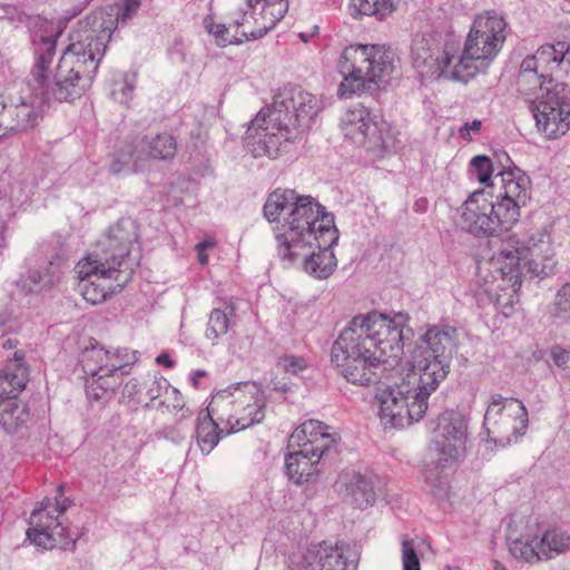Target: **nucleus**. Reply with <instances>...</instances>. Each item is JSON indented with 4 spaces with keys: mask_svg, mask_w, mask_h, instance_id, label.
I'll use <instances>...</instances> for the list:
<instances>
[{
    "mask_svg": "<svg viewBox=\"0 0 570 570\" xmlns=\"http://www.w3.org/2000/svg\"><path fill=\"white\" fill-rule=\"evenodd\" d=\"M140 3L141 0H124L122 8H110L112 13H108L107 18L100 13L99 17L79 21L78 28L70 33V43L60 57L52 78L50 65L56 56L57 37L40 36L35 39V65L28 86L39 96V104L80 98L92 85L117 23L130 20Z\"/></svg>",
    "mask_w": 570,
    "mask_h": 570,
    "instance_id": "obj_1",
    "label": "nucleus"
},
{
    "mask_svg": "<svg viewBox=\"0 0 570 570\" xmlns=\"http://www.w3.org/2000/svg\"><path fill=\"white\" fill-rule=\"evenodd\" d=\"M407 322L403 313L394 317L379 312L355 315L332 345V364L348 383H376L381 365L397 361L404 341L413 335Z\"/></svg>",
    "mask_w": 570,
    "mask_h": 570,
    "instance_id": "obj_2",
    "label": "nucleus"
},
{
    "mask_svg": "<svg viewBox=\"0 0 570 570\" xmlns=\"http://www.w3.org/2000/svg\"><path fill=\"white\" fill-rule=\"evenodd\" d=\"M136 239L135 223L129 218L119 219L77 263L78 289L87 302L104 303L130 282L134 269L128 256Z\"/></svg>",
    "mask_w": 570,
    "mask_h": 570,
    "instance_id": "obj_3",
    "label": "nucleus"
},
{
    "mask_svg": "<svg viewBox=\"0 0 570 570\" xmlns=\"http://www.w3.org/2000/svg\"><path fill=\"white\" fill-rule=\"evenodd\" d=\"M318 111V100L295 86H285L273 104L250 121L247 145L254 157L277 158L299 136Z\"/></svg>",
    "mask_w": 570,
    "mask_h": 570,
    "instance_id": "obj_4",
    "label": "nucleus"
},
{
    "mask_svg": "<svg viewBox=\"0 0 570 570\" xmlns=\"http://www.w3.org/2000/svg\"><path fill=\"white\" fill-rule=\"evenodd\" d=\"M495 180V199L484 189L475 190L460 208V226L474 237L487 238L510 230L530 198V178L518 167L501 170Z\"/></svg>",
    "mask_w": 570,
    "mask_h": 570,
    "instance_id": "obj_5",
    "label": "nucleus"
},
{
    "mask_svg": "<svg viewBox=\"0 0 570 570\" xmlns=\"http://www.w3.org/2000/svg\"><path fill=\"white\" fill-rule=\"evenodd\" d=\"M508 23L497 11L479 14L470 29L460 55L453 45H445L436 58L439 77L466 83L484 72L502 49L507 39Z\"/></svg>",
    "mask_w": 570,
    "mask_h": 570,
    "instance_id": "obj_6",
    "label": "nucleus"
},
{
    "mask_svg": "<svg viewBox=\"0 0 570 570\" xmlns=\"http://www.w3.org/2000/svg\"><path fill=\"white\" fill-rule=\"evenodd\" d=\"M553 250L549 236L538 230L528 240L521 242L510 236L502 242L499 252L493 256L492 264L497 266L504 287L517 294L521 287L523 269L532 277H544L554 266Z\"/></svg>",
    "mask_w": 570,
    "mask_h": 570,
    "instance_id": "obj_7",
    "label": "nucleus"
},
{
    "mask_svg": "<svg viewBox=\"0 0 570 570\" xmlns=\"http://www.w3.org/2000/svg\"><path fill=\"white\" fill-rule=\"evenodd\" d=\"M395 53L375 45H351L338 60L337 68L343 76L338 95L348 98L371 89V85L386 83L395 69Z\"/></svg>",
    "mask_w": 570,
    "mask_h": 570,
    "instance_id": "obj_8",
    "label": "nucleus"
},
{
    "mask_svg": "<svg viewBox=\"0 0 570 570\" xmlns=\"http://www.w3.org/2000/svg\"><path fill=\"white\" fill-rule=\"evenodd\" d=\"M556 81V85L570 82V43L559 41L546 43L521 65L518 76V86L522 94L531 96L535 89L543 91V83Z\"/></svg>",
    "mask_w": 570,
    "mask_h": 570,
    "instance_id": "obj_9",
    "label": "nucleus"
},
{
    "mask_svg": "<svg viewBox=\"0 0 570 570\" xmlns=\"http://www.w3.org/2000/svg\"><path fill=\"white\" fill-rule=\"evenodd\" d=\"M209 406L229 426L228 433L258 424L265 417V400L254 384L238 383L219 390Z\"/></svg>",
    "mask_w": 570,
    "mask_h": 570,
    "instance_id": "obj_10",
    "label": "nucleus"
},
{
    "mask_svg": "<svg viewBox=\"0 0 570 570\" xmlns=\"http://www.w3.org/2000/svg\"><path fill=\"white\" fill-rule=\"evenodd\" d=\"M325 216H333V214L325 212V208L313 197L298 195V200L285 216L284 223L276 234L278 256L304 254L297 248L304 249L306 243L309 244L311 240L317 238Z\"/></svg>",
    "mask_w": 570,
    "mask_h": 570,
    "instance_id": "obj_11",
    "label": "nucleus"
},
{
    "mask_svg": "<svg viewBox=\"0 0 570 570\" xmlns=\"http://www.w3.org/2000/svg\"><path fill=\"white\" fill-rule=\"evenodd\" d=\"M528 424V410L521 401L491 396L483 420L489 441L502 448L510 445L525 434Z\"/></svg>",
    "mask_w": 570,
    "mask_h": 570,
    "instance_id": "obj_12",
    "label": "nucleus"
},
{
    "mask_svg": "<svg viewBox=\"0 0 570 570\" xmlns=\"http://www.w3.org/2000/svg\"><path fill=\"white\" fill-rule=\"evenodd\" d=\"M16 363L0 371V428L16 433L24 428L30 419L27 405L18 399L28 382L27 367L21 363L23 353L16 351Z\"/></svg>",
    "mask_w": 570,
    "mask_h": 570,
    "instance_id": "obj_13",
    "label": "nucleus"
},
{
    "mask_svg": "<svg viewBox=\"0 0 570 570\" xmlns=\"http://www.w3.org/2000/svg\"><path fill=\"white\" fill-rule=\"evenodd\" d=\"M528 100L537 127L547 138L556 139L570 129V97L563 85L546 87L539 96Z\"/></svg>",
    "mask_w": 570,
    "mask_h": 570,
    "instance_id": "obj_14",
    "label": "nucleus"
},
{
    "mask_svg": "<svg viewBox=\"0 0 570 570\" xmlns=\"http://www.w3.org/2000/svg\"><path fill=\"white\" fill-rule=\"evenodd\" d=\"M379 414L382 423L392 428H404L419 421L428 409V401L409 385L389 387L377 396Z\"/></svg>",
    "mask_w": 570,
    "mask_h": 570,
    "instance_id": "obj_15",
    "label": "nucleus"
},
{
    "mask_svg": "<svg viewBox=\"0 0 570 570\" xmlns=\"http://www.w3.org/2000/svg\"><path fill=\"white\" fill-rule=\"evenodd\" d=\"M322 223L317 238L311 240L309 244L306 243V248H302L305 254H294L279 258L291 264L302 258L303 268L307 274L315 278L325 279L333 274L337 264L332 247L338 240V232L334 224V216H325ZM297 249L301 250V248Z\"/></svg>",
    "mask_w": 570,
    "mask_h": 570,
    "instance_id": "obj_16",
    "label": "nucleus"
},
{
    "mask_svg": "<svg viewBox=\"0 0 570 570\" xmlns=\"http://www.w3.org/2000/svg\"><path fill=\"white\" fill-rule=\"evenodd\" d=\"M26 98L11 92L0 94V139L26 132L38 125L39 96Z\"/></svg>",
    "mask_w": 570,
    "mask_h": 570,
    "instance_id": "obj_17",
    "label": "nucleus"
},
{
    "mask_svg": "<svg viewBox=\"0 0 570 570\" xmlns=\"http://www.w3.org/2000/svg\"><path fill=\"white\" fill-rule=\"evenodd\" d=\"M466 431V422L459 413L444 412L438 417L430 451L440 458V464L456 463L464 455Z\"/></svg>",
    "mask_w": 570,
    "mask_h": 570,
    "instance_id": "obj_18",
    "label": "nucleus"
},
{
    "mask_svg": "<svg viewBox=\"0 0 570 570\" xmlns=\"http://www.w3.org/2000/svg\"><path fill=\"white\" fill-rule=\"evenodd\" d=\"M138 361V352L127 347L116 348L114 352L106 350L98 343L87 346L80 355V364L86 375L95 376L97 373H112L129 371V367Z\"/></svg>",
    "mask_w": 570,
    "mask_h": 570,
    "instance_id": "obj_19",
    "label": "nucleus"
},
{
    "mask_svg": "<svg viewBox=\"0 0 570 570\" xmlns=\"http://www.w3.org/2000/svg\"><path fill=\"white\" fill-rule=\"evenodd\" d=\"M177 151L176 138L169 132H160L155 137L136 136L129 140L127 157H134L135 170L144 169L148 161L173 159Z\"/></svg>",
    "mask_w": 570,
    "mask_h": 570,
    "instance_id": "obj_20",
    "label": "nucleus"
},
{
    "mask_svg": "<svg viewBox=\"0 0 570 570\" xmlns=\"http://www.w3.org/2000/svg\"><path fill=\"white\" fill-rule=\"evenodd\" d=\"M57 518L58 514L51 508V499H43L30 514L28 539L43 549L56 547L57 537H62L65 531Z\"/></svg>",
    "mask_w": 570,
    "mask_h": 570,
    "instance_id": "obj_21",
    "label": "nucleus"
},
{
    "mask_svg": "<svg viewBox=\"0 0 570 570\" xmlns=\"http://www.w3.org/2000/svg\"><path fill=\"white\" fill-rule=\"evenodd\" d=\"M450 358L432 357L429 353L420 352L413 356V370L417 371L419 379L415 390L428 401L432 392L446 377L450 372Z\"/></svg>",
    "mask_w": 570,
    "mask_h": 570,
    "instance_id": "obj_22",
    "label": "nucleus"
},
{
    "mask_svg": "<svg viewBox=\"0 0 570 570\" xmlns=\"http://www.w3.org/2000/svg\"><path fill=\"white\" fill-rule=\"evenodd\" d=\"M292 570H347V564L337 544L332 547L324 542L309 548L298 561L294 562Z\"/></svg>",
    "mask_w": 570,
    "mask_h": 570,
    "instance_id": "obj_23",
    "label": "nucleus"
},
{
    "mask_svg": "<svg viewBox=\"0 0 570 570\" xmlns=\"http://www.w3.org/2000/svg\"><path fill=\"white\" fill-rule=\"evenodd\" d=\"M375 476L360 472L346 473L341 476L344 487V500L358 509L372 507L377 498Z\"/></svg>",
    "mask_w": 570,
    "mask_h": 570,
    "instance_id": "obj_24",
    "label": "nucleus"
},
{
    "mask_svg": "<svg viewBox=\"0 0 570 570\" xmlns=\"http://www.w3.org/2000/svg\"><path fill=\"white\" fill-rule=\"evenodd\" d=\"M396 139L392 127L384 120H375L365 128L364 141H357L356 146L363 148L368 156L381 159L395 150Z\"/></svg>",
    "mask_w": 570,
    "mask_h": 570,
    "instance_id": "obj_25",
    "label": "nucleus"
},
{
    "mask_svg": "<svg viewBox=\"0 0 570 570\" xmlns=\"http://www.w3.org/2000/svg\"><path fill=\"white\" fill-rule=\"evenodd\" d=\"M420 341L425 345L423 352L429 353L432 357L452 360L459 345V333L454 326L436 324L430 326Z\"/></svg>",
    "mask_w": 570,
    "mask_h": 570,
    "instance_id": "obj_26",
    "label": "nucleus"
},
{
    "mask_svg": "<svg viewBox=\"0 0 570 570\" xmlns=\"http://www.w3.org/2000/svg\"><path fill=\"white\" fill-rule=\"evenodd\" d=\"M318 461L305 453L303 448L285 458V468L289 480L296 484L315 482L318 475Z\"/></svg>",
    "mask_w": 570,
    "mask_h": 570,
    "instance_id": "obj_27",
    "label": "nucleus"
},
{
    "mask_svg": "<svg viewBox=\"0 0 570 570\" xmlns=\"http://www.w3.org/2000/svg\"><path fill=\"white\" fill-rule=\"evenodd\" d=\"M249 8H261L259 17L262 23L257 29H248L252 39H259L264 37L275 24L284 18L288 10L287 0H248Z\"/></svg>",
    "mask_w": 570,
    "mask_h": 570,
    "instance_id": "obj_28",
    "label": "nucleus"
},
{
    "mask_svg": "<svg viewBox=\"0 0 570 570\" xmlns=\"http://www.w3.org/2000/svg\"><path fill=\"white\" fill-rule=\"evenodd\" d=\"M375 116L362 105L348 109L341 119V129L344 137L356 145L357 141H364V131L370 127Z\"/></svg>",
    "mask_w": 570,
    "mask_h": 570,
    "instance_id": "obj_29",
    "label": "nucleus"
},
{
    "mask_svg": "<svg viewBox=\"0 0 570 570\" xmlns=\"http://www.w3.org/2000/svg\"><path fill=\"white\" fill-rule=\"evenodd\" d=\"M128 373L129 371H119L100 372L95 376L87 375L85 384L87 396L96 401L110 397L122 383L124 375Z\"/></svg>",
    "mask_w": 570,
    "mask_h": 570,
    "instance_id": "obj_30",
    "label": "nucleus"
},
{
    "mask_svg": "<svg viewBox=\"0 0 570 570\" xmlns=\"http://www.w3.org/2000/svg\"><path fill=\"white\" fill-rule=\"evenodd\" d=\"M297 200L298 195L295 190L276 189L269 194L264 205V215L268 222H277L281 216H283L284 219L288 212L293 209Z\"/></svg>",
    "mask_w": 570,
    "mask_h": 570,
    "instance_id": "obj_31",
    "label": "nucleus"
},
{
    "mask_svg": "<svg viewBox=\"0 0 570 570\" xmlns=\"http://www.w3.org/2000/svg\"><path fill=\"white\" fill-rule=\"evenodd\" d=\"M234 316L235 307L232 304H224L223 307L214 308L208 317L205 332L206 338L212 341L213 344H216L218 338L226 335L233 326Z\"/></svg>",
    "mask_w": 570,
    "mask_h": 570,
    "instance_id": "obj_32",
    "label": "nucleus"
},
{
    "mask_svg": "<svg viewBox=\"0 0 570 570\" xmlns=\"http://www.w3.org/2000/svg\"><path fill=\"white\" fill-rule=\"evenodd\" d=\"M210 406L208 405L207 413L203 416L199 415L196 425V438L198 445L203 453L208 454L217 445L223 430H219L218 424L212 417Z\"/></svg>",
    "mask_w": 570,
    "mask_h": 570,
    "instance_id": "obj_33",
    "label": "nucleus"
},
{
    "mask_svg": "<svg viewBox=\"0 0 570 570\" xmlns=\"http://www.w3.org/2000/svg\"><path fill=\"white\" fill-rule=\"evenodd\" d=\"M539 559H553L570 550V535L560 529L546 531L539 540Z\"/></svg>",
    "mask_w": 570,
    "mask_h": 570,
    "instance_id": "obj_34",
    "label": "nucleus"
},
{
    "mask_svg": "<svg viewBox=\"0 0 570 570\" xmlns=\"http://www.w3.org/2000/svg\"><path fill=\"white\" fill-rule=\"evenodd\" d=\"M454 462H446L445 464H440V458L435 456L424 469V481L429 487L431 493L434 495H443L446 493L449 478L445 472L448 468H451Z\"/></svg>",
    "mask_w": 570,
    "mask_h": 570,
    "instance_id": "obj_35",
    "label": "nucleus"
},
{
    "mask_svg": "<svg viewBox=\"0 0 570 570\" xmlns=\"http://www.w3.org/2000/svg\"><path fill=\"white\" fill-rule=\"evenodd\" d=\"M400 0H352L354 14L384 20L397 8Z\"/></svg>",
    "mask_w": 570,
    "mask_h": 570,
    "instance_id": "obj_36",
    "label": "nucleus"
},
{
    "mask_svg": "<svg viewBox=\"0 0 570 570\" xmlns=\"http://www.w3.org/2000/svg\"><path fill=\"white\" fill-rule=\"evenodd\" d=\"M328 430V426L317 420H308L301 424L289 436L291 446H299L305 441H314Z\"/></svg>",
    "mask_w": 570,
    "mask_h": 570,
    "instance_id": "obj_37",
    "label": "nucleus"
},
{
    "mask_svg": "<svg viewBox=\"0 0 570 570\" xmlns=\"http://www.w3.org/2000/svg\"><path fill=\"white\" fill-rule=\"evenodd\" d=\"M17 286L26 294H37L52 286V278L38 269H30L17 282Z\"/></svg>",
    "mask_w": 570,
    "mask_h": 570,
    "instance_id": "obj_38",
    "label": "nucleus"
},
{
    "mask_svg": "<svg viewBox=\"0 0 570 570\" xmlns=\"http://www.w3.org/2000/svg\"><path fill=\"white\" fill-rule=\"evenodd\" d=\"M208 31L215 37L216 43L220 47H226L227 45L233 43L239 45L245 41L253 40L250 33H248V29L230 33L232 24H212L208 28Z\"/></svg>",
    "mask_w": 570,
    "mask_h": 570,
    "instance_id": "obj_39",
    "label": "nucleus"
},
{
    "mask_svg": "<svg viewBox=\"0 0 570 570\" xmlns=\"http://www.w3.org/2000/svg\"><path fill=\"white\" fill-rule=\"evenodd\" d=\"M122 400L131 409H137L139 405L149 407L146 397V387L138 379H130L122 389Z\"/></svg>",
    "mask_w": 570,
    "mask_h": 570,
    "instance_id": "obj_40",
    "label": "nucleus"
},
{
    "mask_svg": "<svg viewBox=\"0 0 570 570\" xmlns=\"http://www.w3.org/2000/svg\"><path fill=\"white\" fill-rule=\"evenodd\" d=\"M539 539L528 538L514 539L510 542L509 549L513 557L518 559H524L527 561L540 560L539 559Z\"/></svg>",
    "mask_w": 570,
    "mask_h": 570,
    "instance_id": "obj_41",
    "label": "nucleus"
},
{
    "mask_svg": "<svg viewBox=\"0 0 570 570\" xmlns=\"http://www.w3.org/2000/svg\"><path fill=\"white\" fill-rule=\"evenodd\" d=\"M550 315L563 323L570 321V283L563 284L558 289Z\"/></svg>",
    "mask_w": 570,
    "mask_h": 570,
    "instance_id": "obj_42",
    "label": "nucleus"
},
{
    "mask_svg": "<svg viewBox=\"0 0 570 570\" xmlns=\"http://www.w3.org/2000/svg\"><path fill=\"white\" fill-rule=\"evenodd\" d=\"M336 443V439L332 435L328 430L323 436L315 439L314 441H305L301 444V448L305 450V453L311 454L314 459L320 462L321 458L330 451Z\"/></svg>",
    "mask_w": 570,
    "mask_h": 570,
    "instance_id": "obj_43",
    "label": "nucleus"
},
{
    "mask_svg": "<svg viewBox=\"0 0 570 570\" xmlns=\"http://www.w3.org/2000/svg\"><path fill=\"white\" fill-rule=\"evenodd\" d=\"M471 173L475 175L476 179L485 185V186H492L493 183H495V177L492 179V163L490 158L483 155H479L472 158L471 160Z\"/></svg>",
    "mask_w": 570,
    "mask_h": 570,
    "instance_id": "obj_44",
    "label": "nucleus"
},
{
    "mask_svg": "<svg viewBox=\"0 0 570 570\" xmlns=\"http://www.w3.org/2000/svg\"><path fill=\"white\" fill-rule=\"evenodd\" d=\"M549 355L562 375L570 381V350L554 345L550 348Z\"/></svg>",
    "mask_w": 570,
    "mask_h": 570,
    "instance_id": "obj_45",
    "label": "nucleus"
},
{
    "mask_svg": "<svg viewBox=\"0 0 570 570\" xmlns=\"http://www.w3.org/2000/svg\"><path fill=\"white\" fill-rule=\"evenodd\" d=\"M144 385L146 387V397L149 404L160 397L163 392H168L170 389L169 382L163 376L149 379L144 382Z\"/></svg>",
    "mask_w": 570,
    "mask_h": 570,
    "instance_id": "obj_46",
    "label": "nucleus"
},
{
    "mask_svg": "<svg viewBox=\"0 0 570 570\" xmlns=\"http://www.w3.org/2000/svg\"><path fill=\"white\" fill-rule=\"evenodd\" d=\"M402 564L403 570H421L420 560L412 540L405 539L402 542Z\"/></svg>",
    "mask_w": 570,
    "mask_h": 570,
    "instance_id": "obj_47",
    "label": "nucleus"
},
{
    "mask_svg": "<svg viewBox=\"0 0 570 570\" xmlns=\"http://www.w3.org/2000/svg\"><path fill=\"white\" fill-rule=\"evenodd\" d=\"M129 149V140L125 142L124 147L115 154L114 160L110 164L109 170L112 174H120L131 163L134 165V157H127L126 154ZM132 170L135 168L132 167Z\"/></svg>",
    "mask_w": 570,
    "mask_h": 570,
    "instance_id": "obj_48",
    "label": "nucleus"
},
{
    "mask_svg": "<svg viewBox=\"0 0 570 570\" xmlns=\"http://www.w3.org/2000/svg\"><path fill=\"white\" fill-rule=\"evenodd\" d=\"M279 366L289 374L296 375L306 368L307 364L303 357L299 356H285L281 360Z\"/></svg>",
    "mask_w": 570,
    "mask_h": 570,
    "instance_id": "obj_49",
    "label": "nucleus"
},
{
    "mask_svg": "<svg viewBox=\"0 0 570 570\" xmlns=\"http://www.w3.org/2000/svg\"><path fill=\"white\" fill-rule=\"evenodd\" d=\"M135 89V77L131 79L129 77H125L121 83L120 89H115L112 91L115 100L120 104H127L131 99V94Z\"/></svg>",
    "mask_w": 570,
    "mask_h": 570,
    "instance_id": "obj_50",
    "label": "nucleus"
},
{
    "mask_svg": "<svg viewBox=\"0 0 570 570\" xmlns=\"http://www.w3.org/2000/svg\"><path fill=\"white\" fill-rule=\"evenodd\" d=\"M482 122L479 119H474L471 122H465L459 130L460 137L464 140H471L472 134L478 135L481 130Z\"/></svg>",
    "mask_w": 570,
    "mask_h": 570,
    "instance_id": "obj_51",
    "label": "nucleus"
},
{
    "mask_svg": "<svg viewBox=\"0 0 570 570\" xmlns=\"http://www.w3.org/2000/svg\"><path fill=\"white\" fill-rule=\"evenodd\" d=\"M252 9H253V11L256 10L254 8H252ZM245 12H246V20H244L245 27H242V30L257 29L259 27V24L262 23L261 17L254 16V12H252V13H248L247 11H245Z\"/></svg>",
    "mask_w": 570,
    "mask_h": 570,
    "instance_id": "obj_52",
    "label": "nucleus"
},
{
    "mask_svg": "<svg viewBox=\"0 0 570 570\" xmlns=\"http://www.w3.org/2000/svg\"><path fill=\"white\" fill-rule=\"evenodd\" d=\"M70 503L69 499L60 501L58 498H55L53 501L51 500V508L53 509V512L60 515L70 507Z\"/></svg>",
    "mask_w": 570,
    "mask_h": 570,
    "instance_id": "obj_53",
    "label": "nucleus"
},
{
    "mask_svg": "<svg viewBox=\"0 0 570 570\" xmlns=\"http://www.w3.org/2000/svg\"><path fill=\"white\" fill-rule=\"evenodd\" d=\"M244 20H246V12L245 11H239V12L235 13L234 18H233V21L229 23V24H232V30L234 29V32L235 31H240L239 29L242 27H245Z\"/></svg>",
    "mask_w": 570,
    "mask_h": 570,
    "instance_id": "obj_54",
    "label": "nucleus"
},
{
    "mask_svg": "<svg viewBox=\"0 0 570 570\" xmlns=\"http://www.w3.org/2000/svg\"><path fill=\"white\" fill-rule=\"evenodd\" d=\"M156 362L158 364L165 365L167 367H173L174 366V361L169 357L168 354H165V353L158 355L157 358H156Z\"/></svg>",
    "mask_w": 570,
    "mask_h": 570,
    "instance_id": "obj_55",
    "label": "nucleus"
},
{
    "mask_svg": "<svg viewBox=\"0 0 570 570\" xmlns=\"http://www.w3.org/2000/svg\"><path fill=\"white\" fill-rule=\"evenodd\" d=\"M171 393L175 394V396H176V402L174 403V407L183 409L184 401H183V396L180 395L179 391L177 389L173 387Z\"/></svg>",
    "mask_w": 570,
    "mask_h": 570,
    "instance_id": "obj_56",
    "label": "nucleus"
},
{
    "mask_svg": "<svg viewBox=\"0 0 570 570\" xmlns=\"http://www.w3.org/2000/svg\"><path fill=\"white\" fill-rule=\"evenodd\" d=\"M206 375V372L203 371V370H197L196 372H194L193 376H191V384L197 387L198 385V379L203 377Z\"/></svg>",
    "mask_w": 570,
    "mask_h": 570,
    "instance_id": "obj_57",
    "label": "nucleus"
},
{
    "mask_svg": "<svg viewBox=\"0 0 570 570\" xmlns=\"http://www.w3.org/2000/svg\"><path fill=\"white\" fill-rule=\"evenodd\" d=\"M18 345V341L14 340V338H7L3 343H2V347L6 348V350H11V348H14L17 347Z\"/></svg>",
    "mask_w": 570,
    "mask_h": 570,
    "instance_id": "obj_58",
    "label": "nucleus"
},
{
    "mask_svg": "<svg viewBox=\"0 0 570 570\" xmlns=\"http://www.w3.org/2000/svg\"><path fill=\"white\" fill-rule=\"evenodd\" d=\"M273 390L286 393L289 390V387L287 386L286 383H279V382L276 383L275 382V383H273Z\"/></svg>",
    "mask_w": 570,
    "mask_h": 570,
    "instance_id": "obj_59",
    "label": "nucleus"
},
{
    "mask_svg": "<svg viewBox=\"0 0 570 570\" xmlns=\"http://www.w3.org/2000/svg\"><path fill=\"white\" fill-rule=\"evenodd\" d=\"M212 246H213L212 242H202V243L197 244L196 248H197V250H204L205 248H208Z\"/></svg>",
    "mask_w": 570,
    "mask_h": 570,
    "instance_id": "obj_60",
    "label": "nucleus"
},
{
    "mask_svg": "<svg viewBox=\"0 0 570 570\" xmlns=\"http://www.w3.org/2000/svg\"><path fill=\"white\" fill-rule=\"evenodd\" d=\"M207 255L204 254V250H198V261L200 264L205 265L207 263Z\"/></svg>",
    "mask_w": 570,
    "mask_h": 570,
    "instance_id": "obj_61",
    "label": "nucleus"
},
{
    "mask_svg": "<svg viewBox=\"0 0 570 570\" xmlns=\"http://www.w3.org/2000/svg\"><path fill=\"white\" fill-rule=\"evenodd\" d=\"M560 7L563 11L570 12V0H562Z\"/></svg>",
    "mask_w": 570,
    "mask_h": 570,
    "instance_id": "obj_62",
    "label": "nucleus"
},
{
    "mask_svg": "<svg viewBox=\"0 0 570 570\" xmlns=\"http://www.w3.org/2000/svg\"><path fill=\"white\" fill-rule=\"evenodd\" d=\"M57 492H58V494H59V495H62L63 487H62V485H59V487L57 488Z\"/></svg>",
    "mask_w": 570,
    "mask_h": 570,
    "instance_id": "obj_63",
    "label": "nucleus"
},
{
    "mask_svg": "<svg viewBox=\"0 0 570 570\" xmlns=\"http://www.w3.org/2000/svg\"><path fill=\"white\" fill-rule=\"evenodd\" d=\"M495 570H505V569L503 567H501L499 562H495Z\"/></svg>",
    "mask_w": 570,
    "mask_h": 570,
    "instance_id": "obj_64",
    "label": "nucleus"
}]
</instances>
